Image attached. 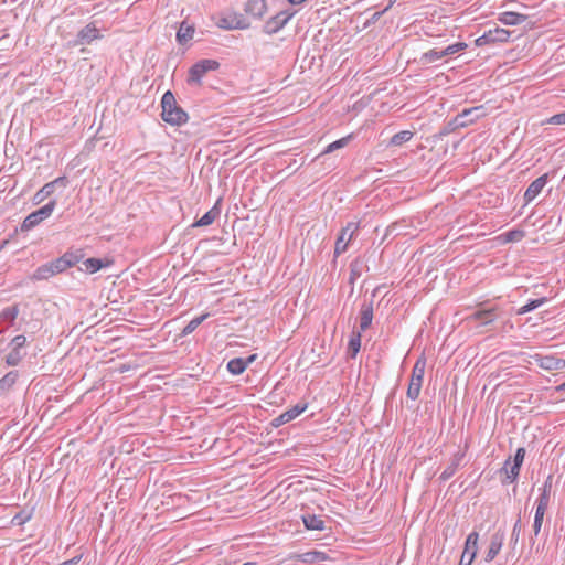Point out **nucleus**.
<instances>
[{
    "mask_svg": "<svg viewBox=\"0 0 565 565\" xmlns=\"http://www.w3.org/2000/svg\"><path fill=\"white\" fill-rule=\"evenodd\" d=\"M161 117L172 126H181L189 119L188 114L177 104L174 95L168 90L161 98Z\"/></svg>",
    "mask_w": 565,
    "mask_h": 565,
    "instance_id": "obj_1",
    "label": "nucleus"
},
{
    "mask_svg": "<svg viewBox=\"0 0 565 565\" xmlns=\"http://www.w3.org/2000/svg\"><path fill=\"white\" fill-rule=\"evenodd\" d=\"M487 115L483 105L466 108L459 113L449 124L450 129L465 128Z\"/></svg>",
    "mask_w": 565,
    "mask_h": 565,
    "instance_id": "obj_2",
    "label": "nucleus"
},
{
    "mask_svg": "<svg viewBox=\"0 0 565 565\" xmlns=\"http://www.w3.org/2000/svg\"><path fill=\"white\" fill-rule=\"evenodd\" d=\"M56 206V201L51 200L49 203L40 207L39 210L30 213L22 222L20 230L21 232H29L39 225L44 220L49 218Z\"/></svg>",
    "mask_w": 565,
    "mask_h": 565,
    "instance_id": "obj_3",
    "label": "nucleus"
},
{
    "mask_svg": "<svg viewBox=\"0 0 565 565\" xmlns=\"http://www.w3.org/2000/svg\"><path fill=\"white\" fill-rule=\"evenodd\" d=\"M426 360L425 358H419L412 371L409 385L407 388V397L415 401L418 398L422 390L423 379L425 374Z\"/></svg>",
    "mask_w": 565,
    "mask_h": 565,
    "instance_id": "obj_4",
    "label": "nucleus"
},
{
    "mask_svg": "<svg viewBox=\"0 0 565 565\" xmlns=\"http://www.w3.org/2000/svg\"><path fill=\"white\" fill-rule=\"evenodd\" d=\"M220 67V63L215 60H201L195 63L189 71V84H201L202 77L210 71H215Z\"/></svg>",
    "mask_w": 565,
    "mask_h": 565,
    "instance_id": "obj_5",
    "label": "nucleus"
},
{
    "mask_svg": "<svg viewBox=\"0 0 565 565\" xmlns=\"http://www.w3.org/2000/svg\"><path fill=\"white\" fill-rule=\"evenodd\" d=\"M510 35V31L501 28H495L484 32L481 36L476 39L475 43L477 46H483L493 43H504L509 41Z\"/></svg>",
    "mask_w": 565,
    "mask_h": 565,
    "instance_id": "obj_6",
    "label": "nucleus"
},
{
    "mask_svg": "<svg viewBox=\"0 0 565 565\" xmlns=\"http://www.w3.org/2000/svg\"><path fill=\"white\" fill-rule=\"evenodd\" d=\"M358 230L359 223L355 222H349L347 226L341 230L334 246L335 256H339L347 250L349 243L351 242Z\"/></svg>",
    "mask_w": 565,
    "mask_h": 565,
    "instance_id": "obj_7",
    "label": "nucleus"
},
{
    "mask_svg": "<svg viewBox=\"0 0 565 565\" xmlns=\"http://www.w3.org/2000/svg\"><path fill=\"white\" fill-rule=\"evenodd\" d=\"M478 532H471L465 542V548L458 565H471L478 552Z\"/></svg>",
    "mask_w": 565,
    "mask_h": 565,
    "instance_id": "obj_8",
    "label": "nucleus"
},
{
    "mask_svg": "<svg viewBox=\"0 0 565 565\" xmlns=\"http://www.w3.org/2000/svg\"><path fill=\"white\" fill-rule=\"evenodd\" d=\"M294 12L280 11L276 15L271 17L264 24L263 31L266 34H275L279 32L294 17Z\"/></svg>",
    "mask_w": 565,
    "mask_h": 565,
    "instance_id": "obj_9",
    "label": "nucleus"
},
{
    "mask_svg": "<svg viewBox=\"0 0 565 565\" xmlns=\"http://www.w3.org/2000/svg\"><path fill=\"white\" fill-rule=\"evenodd\" d=\"M68 184V180L66 177H58L52 182H49L44 184L35 194L33 198V201L35 204H40L43 202L46 198L51 196L56 188L65 189Z\"/></svg>",
    "mask_w": 565,
    "mask_h": 565,
    "instance_id": "obj_10",
    "label": "nucleus"
},
{
    "mask_svg": "<svg viewBox=\"0 0 565 565\" xmlns=\"http://www.w3.org/2000/svg\"><path fill=\"white\" fill-rule=\"evenodd\" d=\"M102 34L94 23H88L78 31L73 46L90 44L94 40L100 39Z\"/></svg>",
    "mask_w": 565,
    "mask_h": 565,
    "instance_id": "obj_11",
    "label": "nucleus"
},
{
    "mask_svg": "<svg viewBox=\"0 0 565 565\" xmlns=\"http://www.w3.org/2000/svg\"><path fill=\"white\" fill-rule=\"evenodd\" d=\"M548 180V174L545 173L537 179H535L531 184L527 186L526 191L524 192L523 199L525 204H529L532 202L544 189Z\"/></svg>",
    "mask_w": 565,
    "mask_h": 565,
    "instance_id": "obj_12",
    "label": "nucleus"
},
{
    "mask_svg": "<svg viewBox=\"0 0 565 565\" xmlns=\"http://www.w3.org/2000/svg\"><path fill=\"white\" fill-rule=\"evenodd\" d=\"M504 532L502 530H498L495 533L491 535L490 545L486 553L484 561L490 563L494 559V557L499 554L503 541H504Z\"/></svg>",
    "mask_w": 565,
    "mask_h": 565,
    "instance_id": "obj_13",
    "label": "nucleus"
},
{
    "mask_svg": "<svg viewBox=\"0 0 565 565\" xmlns=\"http://www.w3.org/2000/svg\"><path fill=\"white\" fill-rule=\"evenodd\" d=\"M535 361L541 369L547 371L562 370L565 367V360L553 355H536Z\"/></svg>",
    "mask_w": 565,
    "mask_h": 565,
    "instance_id": "obj_14",
    "label": "nucleus"
},
{
    "mask_svg": "<svg viewBox=\"0 0 565 565\" xmlns=\"http://www.w3.org/2000/svg\"><path fill=\"white\" fill-rule=\"evenodd\" d=\"M266 11V0H247L245 4V12L256 19H262Z\"/></svg>",
    "mask_w": 565,
    "mask_h": 565,
    "instance_id": "obj_15",
    "label": "nucleus"
},
{
    "mask_svg": "<svg viewBox=\"0 0 565 565\" xmlns=\"http://www.w3.org/2000/svg\"><path fill=\"white\" fill-rule=\"evenodd\" d=\"M373 320V303L372 301L364 300L360 309V329L365 331L369 329Z\"/></svg>",
    "mask_w": 565,
    "mask_h": 565,
    "instance_id": "obj_16",
    "label": "nucleus"
},
{
    "mask_svg": "<svg viewBox=\"0 0 565 565\" xmlns=\"http://www.w3.org/2000/svg\"><path fill=\"white\" fill-rule=\"evenodd\" d=\"M463 457H465V452H461V451L456 452L452 456V458L450 459V462L448 463V466L440 473L439 479L443 481L450 479L458 470L459 466L461 465V461L463 460Z\"/></svg>",
    "mask_w": 565,
    "mask_h": 565,
    "instance_id": "obj_17",
    "label": "nucleus"
},
{
    "mask_svg": "<svg viewBox=\"0 0 565 565\" xmlns=\"http://www.w3.org/2000/svg\"><path fill=\"white\" fill-rule=\"evenodd\" d=\"M305 409H306V405H303V406H301V405L294 406L292 408L284 412L278 417H276L273 420V426L279 427L280 425L289 423L290 420H292L296 417H298Z\"/></svg>",
    "mask_w": 565,
    "mask_h": 565,
    "instance_id": "obj_18",
    "label": "nucleus"
},
{
    "mask_svg": "<svg viewBox=\"0 0 565 565\" xmlns=\"http://www.w3.org/2000/svg\"><path fill=\"white\" fill-rule=\"evenodd\" d=\"M525 14L516 13L513 11H505L499 14L498 20L505 25H519L526 21Z\"/></svg>",
    "mask_w": 565,
    "mask_h": 565,
    "instance_id": "obj_19",
    "label": "nucleus"
},
{
    "mask_svg": "<svg viewBox=\"0 0 565 565\" xmlns=\"http://www.w3.org/2000/svg\"><path fill=\"white\" fill-rule=\"evenodd\" d=\"M553 476L550 475L541 488V494L536 501V504L547 508L551 498Z\"/></svg>",
    "mask_w": 565,
    "mask_h": 565,
    "instance_id": "obj_20",
    "label": "nucleus"
},
{
    "mask_svg": "<svg viewBox=\"0 0 565 565\" xmlns=\"http://www.w3.org/2000/svg\"><path fill=\"white\" fill-rule=\"evenodd\" d=\"M19 379V371H10L0 379V393H7L12 388Z\"/></svg>",
    "mask_w": 565,
    "mask_h": 565,
    "instance_id": "obj_21",
    "label": "nucleus"
},
{
    "mask_svg": "<svg viewBox=\"0 0 565 565\" xmlns=\"http://www.w3.org/2000/svg\"><path fill=\"white\" fill-rule=\"evenodd\" d=\"M54 269L51 265V263L43 264L39 266L34 273L31 275L32 280H46L54 276Z\"/></svg>",
    "mask_w": 565,
    "mask_h": 565,
    "instance_id": "obj_22",
    "label": "nucleus"
},
{
    "mask_svg": "<svg viewBox=\"0 0 565 565\" xmlns=\"http://www.w3.org/2000/svg\"><path fill=\"white\" fill-rule=\"evenodd\" d=\"M220 215V209L215 204L210 211H207L201 218H199L192 226L202 227L211 225Z\"/></svg>",
    "mask_w": 565,
    "mask_h": 565,
    "instance_id": "obj_23",
    "label": "nucleus"
},
{
    "mask_svg": "<svg viewBox=\"0 0 565 565\" xmlns=\"http://www.w3.org/2000/svg\"><path fill=\"white\" fill-rule=\"evenodd\" d=\"M302 521L308 530L322 531L324 530V521L315 514L302 515Z\"/></svg>",
    "mask_w": 565,
    "mask_h": 565,
    "instance_id": "obj_24",
    "label": "nucleus"
},
{
    "mask_svg": "<svg viewBox=\"0 0 565 565\" xmlns=\"http://www.w3.org/2000/svg\"><path fill=\"white\" fill-rule=\"evenodd\" d=\"M194 28L186 22H182L178 32L177 40L179 43L184 44L193 38Z\"/></svg>",
    "mask_w": 565,
    "mask_h": 565,
    "instance_id": "obj_25",
    "label": "nucleus"
},
{
    "mask_svg": "<svg viewBox=\"0 0 565 565\" xmlns=\"http://www.w3.org/2000/svg\"><path fill=\"white\" fill-rule=\"evenodd\" d=\"M247 366H248V361H245V359H242V358L232 359L227 363L228 372L234 375L242 374L246 370Z\"/></svg>",
    "mask_w": 565,
    "mask_h": 565,
    "instance_id": "obj_26",
    "label": "nucleus"
},
{
    "mask_svg": "<svg viewBox=\"0 0 565 565\" xmlns=\"http://www.w3.org/2000/svg\"><path fill=\"white\" fill-rule=\"evenodd\" d=\"M469 318L471 320L480 321L481 324H488L495 319V313L493 309L478 310L473 312Z\"/></svg>",
    "mask_w": 565,
    "mask_h": 565,
    "instance_id": "obj_27",
    "label": "nucleus"
},
{
    "mask_svg": "<svg viewBox=\"0 0 565 565\" xmlns=\"http://www.w3.org/2000/svg\"><path fill=\"white\" fill-rule=\"evenodd\" d=\"M298 558L303 563H315V562H323V561L328 559V556L324 552L310 551V552L298 555Z\"/></svg>",
    "mask_w": 565,
    "mask_h": 565,
    "instance_id": "obj_28",
    "label": "nucleus"
},
{
    "mask_svg": "<svg viewBox=\"0 0 565 565\" xmlns=\"http://www.w3.org/2000/svg\"><path fill=\"white\" fill-rule=\"evenodd\" d=\"M210 317V313H203L199 317L192 319L182 330V335L191 334L202 322H204Z\"/></svg>",
    "mask_w": 565,
    "mask_h": 565,
    "instance_id": "obj_29",
    "label": "nucleus"
},
{
    "mask_svg": "<svg viewBox=\"0 0 565 565\" xmlns=\"http://www.w3.org/2000/svg\"><path fill=\"white\" fill-rule=\"evenodd\" d=\"M217 26L224 30L245 29L246 25L242 24L236 18H221Z\"/></svg>",
    "mask_w": 565,
    "mask_h": 565,
    "instance_id": "obj_30",
    "label": "nucleus"
},
{
    "mask_svg": "<svg viewBox=\"0 0 565 565\" xmlns=\"http://www.w3.org/2000/svg\"><path fill=\"white\" fill-rule=\"evenodd\" d=\"M501 473L505 475V478L512 482L514 481L520 473V469H514V463L511 461V458H508L504 462V466L500 470Z\"/></svg>",
    "mask_w": 565,
    "mask_h": 565,
    "instance_id": "obj_31",
    "label": "nucleus"
},
{
    "mask_svg": "<svg viewBox=\"0 0 565 565\" xmlns=\"http://www.w3.org/2000/svg\"><path fill=\"white\" fill-rule=\"evenodd\" d=\"M413 137V132L409 130H402L397 134H395L391 140L390 145L394 147H399L404 145L405 142L409 141Z\"/></svg>",
    "mask_w": 565,
    "mask_h": 565,
    "instance_id": "obj_32",
    "label": "nucleus"
},
{
    "mask_svg": "<svg viewBox=\"0 0 565 565\" xmlns=\"http://www.w3.org/2000/svg\"><path fill=\"white\" fill-rule=\"evenodd\" d=\"M546 510H547V508L536 504L534 522H533V531H534L535 535H537L541 531L544 514H545Z\"/></svg>",
    "mask_w": 565,
    "mask_h": 565,
    "instance_id": "obj_33",
    "label": "nucleus"
},
{
    "mask_svg": "<svg viewBox=\"0 0 565 565\" xmlns=\"http://www.w3.org/2000/svg\"><path fill=\"white\" fill-rule=\"evenodd\" d=\"M84 270L94 274L104 267L103 260L99 258H88L83 262Z\"/></svg>",
    "mask_w": 565,
    "mask_h": 565,
    "instance_id": "obj_34",
    "label": "nucleus"
},
{
    "mask_svg": "<svg viewBox=\"0 0 565 565\" xmlns=\"http://www.w3.org/2000/svg\"><path fill=\"white\" fill-rule=\"evenodd\" d=\"M24 355L25 354L22 351L11 349L6 356V363L9 366H17L23 360Z\"/></svg>",
    "mask_w": 565,
    "mask_h": 565,
    "instance_id": "obj_35",
    "label": "nucleus"
},
{
    "mask_svg": "<svg viewBox=\"0 0 565 565\" xmlns=\"http://www.w3.org/2000/svg\"><path fill=\"white\" fill-rule=\"evenodd\" d=\"M546 301V298H539L534 300H530L526 305L522 306L518 309V315H525L540 306H542Z\"/></svg>",
    "mask_w": 565,
    "mask_h": 565,
    "instance_id": "obj_36",
    "label": "nucleus"
},
{
    "mask_svg": "<svg viewBox=\"0 0 565 565\" xmlns=\"http://www.w3.org/2000/svg\"><path fill=\"white\" fill-rule=\"evenodd\" d=\"M18 315L19 309L17 306L8 307L0 313V320L8 321L10 324H13Z\"/></svg>",
    "mask_w": 565,
    "mask_h": 565,
    "instance_id": "obj_37",
    "label": "nucleus"
},
{
    "mask_svg": "<svg viewBox=\"0 0 565 565\" xmlns=\"http://www.w3.org/2000/svg\"><path fill=\"white\" fill-rule=\"evenodd\" d=\"M445 57L444 53H443V50H436V49H433V50H429L428 52H425L422 56V61L424 63H434L440 58Z\"/></svg>",
    "mask_w": 565,
    "mask_h": 565,
    "instance_id": "obj_38",
    "label": "nucleus"
},
{
    "mask_svg": "<svg viewBox=\"0 0 565 565\" xmlns=\"http://www.w3.org/2000/svg\"><path fill=\"white\" fill-rule=\"evenodd\" d=\"M351 139V136H347V137H343L337 141H333L331 142L326 149L324 151L322 152V154H326V153H331L333 152L334 150H338V149H341L343 147H345L349 142V140Z\"/></svg>",
    "mask_w": 565,
    "mask_h": 565,
    "instance_id": "obj_39",
    "label": "nucleus"
},
{
    "mask_svg": "<svg viewBox=\"0 0 565 565\" xmlns=\"http://www.w3.org/2000/svg\"><path fill=\"white\" fill-rule=\"evenodd\" d=\"M467 47V44L463 42H458L451 45H448L446 49L443 50V53L445 56L456 54Z\"/></svg>",
    "mask_w": 565,
    "mask_h": 565,
    "instance_id": "obj_40",
    "label": "nucleus"
},
{
    "mask_svg": "<svg viewBox=\"0 0 565 565\" xmlns=\"http://www.w3.org/2000/svg\"><path fill=\"white\" fill-rule=\"evenodd\" d=\"M50 263L54 269L55 275L68 269L67 260H65L63 256Z\"/></svg>",
    "mask_w": 565,
    "mask_h": 565,
    "instance_id": "obj_41",
    "label": "nucleus"
},
{
    "mask_svg": "<svg viewBox=\"0 0 565 565\" xmlns=\"http://www.w3.org/2000/svg\"><path fill=\"white\" fill-rule=\"evenodd\" d=\"M360 348H361V334L356 333L349 341V350L352 352V356H355V354L359 352Z\"/></svg>",
    "mask_w": 565,
    "mask_h": 565,
    "instance_id": "obj_42",
    "label": "nucleus"
},
{
    "mask_svg": "<svg viewBox=\"0 0 565 565\" xmlns=\"http://www.w3.org/2000/svg\"><path fill=\"white\" fill-rule=\"evenodd\" d=\"M83 255L82 254H78V253H71V252H67L63 255V258L65 260H67V266L68 268L73 267L74 265H76L81 259H82Z\"/></svg>",
    "mask_w": 565,
    "mask_h": 565,
    "instance_id": "obj_43",
    "label": "nucleus"
},
{
    "mask_svg": "<svg viewBox=\"0 0 565 565\" xmlns=\"http://www.w3.org/2000/svg\"><path fill=\"white\" fill-rule=\"evenodd\" d=\"M521 529H522V523H521V518L519 516L518 520L515 521L514 525H513L512 533H511L510 542L512 544H516L518 543L519 536H520V533H521Z\"/></svg>",
    "mask_w": 565,
    "mask_h": 565,
    "instance_id": "obj_44",
    "label": "nucleus"
},
{
    "mask_svg": "<svg viewBox=\"0 0 565 565\" xmlns=\"http://www.w3.org/2000/svg\"><path fill=\"white\" fill-rule=\"evenodd\" d=\"M25 343H26V338L23 334H19L11 340L10 345L12 347L13 350L22 351Z\"/></svg>",
    "mask_w": 565,
    "mask_h": 565,
    "instance_id": "obj_45",
    "label": "nucleus"
},
{
    "mask_svg": "<svg viewBox=\"0 0 565 565\" xmlns=\"http://www.w3.org/2000/svg\"><path fill=\"white\" fill-rule=\"evenodd\" d=\"M524 457H525V449L522 447L518 448L516 452L514 455L513 461H512L514 463L515 470L521 468Z\"/></svg>",
    "mask_w": 565,
    "mask_h": 565,
    "instance_id": "obj_46",
    "label": "nucleus"
},
{
    "mask_svg": "<svg viewBox=\"0 0 565 565\" xmlns=\"http://www.w3.org/2000/svg\"><path fill=\"white\" fill-rule=\"evenodd\" d=\"M551 125H565V111L556 114L547 119Z\"/></svg>",
    "mask_w": 565,
    "mask_h": 565,
    "instance_id": "obj_47",
    "label": "nucleus"
},
{
    "mask_svg": "<svg viewBox=\"0 0 565 565\" xmlns=\"http://www.w3.org/2000/svg\"><path fill=\"white\" fill-rule=\"evenodd\" d=\"M350 268H351V279L353 280V279H355L356 277L360 276V270L358 268V263L356 262L352 263Z\"/></svg>",
    "mask_w": 565,
    "mask_h": 565,
    "instance_id": "obj_48",
    "label": "nucleus"
},
{
    "mask_svg": "<svg viewBox=\"0 0 565 565\" xmlns=\"http://www.w3.org/2000/svg\"><path fill=\"white\" fill-rule=\"evenodd\" d=\"M77 562H78V557H73L72 559L64 562L63 565H76Z\"/></svg>",
    "mask_w": 565,
    "mask_h": 565,
    "instance_id": "obj_49",
    "label": "nucleus"
},
{
    "mask_svg": "<svg viewBox=\"0 0 565 565\" xmlns=\"http://www.w3.org/2000/svg\"><path fill=\"white\" fill-rule=\"evenodd\" d=\"M13 521H15L17 524H23L25 522V520L22 519V516H20L19 514L13 518Z\"/></svg>",
    "mask_w": 565,
    "mask_h": 565,
    "instance_id": "obj_50",
    "label": "nucleus"
},
{
    "mask_svg": "<svg viewBox=\"0 0 565 565\" xmlns=\"http://www.w3.org/2000/svg\"><path fill=\"white\" fill-rule=\"evenodd\" d=\"M255 359H256V354H253V355L248 356L245 361H248V364H249L253 361H255Z\"/></svg>",
    "mask_w": 565,
    "mask_h": 565,
    "instance_id": "obj_51",
    "label": "nucleus"
},
{
    "mask_svg": "<svg viewBox=\"0 0 565 565\" xmlns=\"http://www.w3.org/2000/svg\"><path fill=\"white\" fill-rule=\"evenodd\" d=\"M558 390H559V391H565V382H564V383H562V384L558 386Z\"/></svg>",
    "mask_w": 565,
    "mask_h": 565,
    "instance_id": "obj_52",
    "label": "nucleus"
},
{
    "mask_svg": "<svg viewBox=\"0 0 565 565\" xmlns=\"http://www.w3.org/2000/svg\"><path fill=\"white\" fill-rule=\"evenodd\" d=\"M380 15H381V13H380V12H376V13L373 15V18H374V19H377Z\"/></svg>",
    "mask_w": 565,
    "mask_h": 565,
    "instance_id": "obj_53",
    "label": "nucleus"
}]
</instances>
